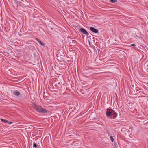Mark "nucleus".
Segmentation results:
<instances>
[{"label":"nucleus","instance_id":"nucleus-14","mask_svg":"<svg viewBox=\"0 0 148 148\" xmlns=\"http://www.w3.org/2000/svg\"><path fill=\"white\" fill-rule=\"evenodd\" d=\"M7 123H8V124H11L13 123L12 122H9L8 121V122Z\"/></svg>","mask_w":148,"mask_h":148},{"label":"nucleus","instance_id":"nucleus-7","mask_svg":"<svg viewBox=\"0 0 148 148\" xmlns=\"http://www.w3.org/2000/svg\"><path fill=\"white\" fill-rule=\"evenodd\" d=\"M35 40L38 42L41 45L44 46V43L42 42L40 39L37 38H35Z\"/></svg>","mask_w":148,"mask_h":148},{"label":"nucleus","instance_id":"nucleus-2","mask_svg":"<svg viewBox=\"0 0 148 148\" xmlns=\"http://www.w3.org/2000/svg\"><path fill=\"white\" fill-rule=\"evenodd\" d=\"M33 108L35 110L39 113L45 114L47 112V110L46 109L35 104L33 106Z\"/></svg>","mask_w":148,"mask_h":148},{"label":"nucleus","instance_id":"nucleus-5","mask_svg":"<svg viewBox=\"0 0 148 148\" xmlns=\"http://www.w3.org/2000/svg\"><path fill=\"white\" fill-rule=\"evenodd\" d=\"M13 94L14 96H18L20 95V93L18 90H15L13 91Z\"/></svg>","mask_w":148,"mask_h":148},{"label":"nucleus","instance_id":"nucleus-12","mask_svg":"<svg viewBox=\"0 0 148 148\" xmlns=\"http://www.w3.org/2000/svg\"><path fill=\"white\" fill-rule=\"evenodd\" d=\"M110 139L111 141L112 142H113V141L114 140V139L113 138V137L112 136H110Z\"/></svg>","mask_w":148,"mask_h":148},{"label":"nucleus","instance_id":"nucleus-3","mask_svg":"<svg viewBox=\"0 0 148 148\" xmlns=\"http://www.w3.org/2000/svg\"><path fill=\"white\" fill-rule=\"evenodd\" d=\"M79 31L81 32L83 34L86 35L87 36H88L89 34L87 31L83 28H81L79 29Z\"/></svg>","mask_w":148,"mask_h":148},{"label":"nucleus","instance_id":"nucleus-8","mask_svg":"<svg viewBox=\"0 0 148 148\" xmlns=\"http://www.w3.org/2000/svg\"><path fill=\"white\" fill-rule=\"evenodd\" d=\"M15 1L16 3L18 5L17 6H18V4H19L21 6H23V4L22 2H21L20 1L18 0H15Z\"/></svg>","mask_w":148,"mask_h":148},{"label":"nucleus","instance_id":"nucleus-11","mask_svg":"<svg viewBox=\"0 0 148 148\" xmlns=\"http://www.w3.org/2000/svg\"><path fill=\"white\" fill-rule=\"evenodd\" d=\"M111 2L112 3H114L117 2V0H110Z\"/></svg>","mask_w":148,"mask_h":148},{"label":"nucleus","instance_id":"nucleus-10","mask_svg":"<svg viewBox=\"0 0 148 148\" xmlns=\"http://www.w3.org/2000/svg\"><path fill=\"white\" fill-rule=\"evenodd\" d=\"M33 147L34 148H38V147L37 144L35 143V142H34L33 143Z\"/></svg>","mask_w":148,"mask_h":148},{"label":"nucleus","instance_id":"nucleus-13","mask_svg":"<svg viewBox=\"0 0 148 148\" xmlns=\"http://www.w3.org/2000/svg\"><path fill=\"white\" fill-rule=\"evenodd\" d=\"M131 46H132L135 47V46H136V45L135 44H131Z\"/></svg>","mask_w":148,"mask_h":148},{"label":"nucleus","instance_id":"nucleus-9","mask_svg":"<svg viewBox=\"0 0 148 148\" xmlns=\"http://www.w3.org/2000/svg\"><path fill=\"white\" fill-rule=\"evenodd\" d=\"M0 120L2 122H3L5 123H6L8 122V121L4 119H1Z\"/></svg>","mask_w":148,"mask_h":148},{"label":"nucleus","instance_id":"nucleus-1","mask_svg":"<svg viewBox=\"0 0 148 148\" xmlns=\"http://www.w3.org/2000/svg\"><path fill=\"white\" fill-rule=\"evenodd\" d=\"M106 115L112 119H114L117 116V114L112 109L107 108L106 113Z\"/></svg>","mask_w":148,"mask_h":148},{"label":"nucleus","instance_id":"nucleus-4","mask_svg":"<svg viewBox=\"0 0 148 148\" xmlns=\"http://www.w3.org/2000/svg\"><path fill=\"white\" fill-rule=\"evenodd\" d=\"M74 148H80L81 143H77L72 144H71Z\"/></svg>","mask_w":148,"mask_h":148},{"label":"nucleus","instance_id":"nucleus-6","mask_svg":"<svg viewBox=\"0 0 148 148\" xmlns=\"http://www.w3.org/2000/svg\"><path fill=\"white\" fill-rule=\"evenodd\" d=\"M90 29L91 31L95 33H97L98 32V31L97 29L93 27H90Z\"/></svg>","mask_w":148,"mask_h":148}]
</instances>
